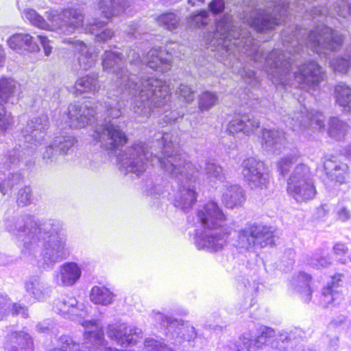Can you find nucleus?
I'll list each match as a JSON object with an SVG mask.
<instances>
[{
    "instance_id": "obj_1",
    "label": "nucleus",
    "mask_w": 351,
    "mask_h": 351,
    "mask_svg": "<svg viewBox=\"0 0 351 351\" xmlns=\"http://www.w3.org/2000/svg\"><path fill=\"white\" fill-rule=\"evenodd\" d=\"M287 191L298 202H306L314 198L315 186L311 178V168L300 163L293 169L287 181Z\"/></svg>"
},
{
    "instance_id": "obj_2",
    "label": "nucleus",
    "mask_w": 351,
    "mask_h": 351,
    "mask_svg": "<svg viewBox=\"0 0 351 351\" xmlns=\"http://www.w3.org/2000/svg\"><path fill=\"white\" fill-rule=\"evenodd\" d=\"M266 169L264 161L254 157H249L242 162V174L245 180L252 189L263 190L269 186L267 173L261 172Z\"/></svg>"
},
{
    "instance_id": "obj_3",
    "label": "nucleus",
    "mask_w": 351,
    "mask_h": 351,
    "mask_svg": "<svg viewBox=\"0 0 351 351\" xmlns=\"http://www.w3.org/2000/svg\"><path fill=\"white\" fill-rule=\"evenodd\" d=\"M274 232L267 226H259L255 224L250 225L247 228L242 230L239 238L242 243L246 242V248L258 246L265 247L267 245H274Z\"/></svg>"
},
{
    "instance_id": "obj_4",
    "label": "nucleus",
    "mask_w": 351,
    "mask_h": 351,
    "mask_svg": "<svg viewBox=\"0 0 351 351\" xmlns=\"http://www.w3.org/2000/svg\"><path fill=\"white\" fill-rule=\"evenodd\" d=\"M169 86L165 81L154 77L141 80L138 97L145 100H153L155 102L165 103L171 97Z\"/></svg>"
},
{
    "instance_id": "obj_5",
    "label": "nucleus",
    "mask_w": 351,
    "mask_h": 351,
    "mask_svg": "<svg viewBox=\"0 0 351 351\" xmlns=\"http://www.w3.org/2000/svg\"><path fill=\"white\" fill-rule=\"evenodd\" d=\"M23 16L32 25L39 29L51 32L59 29L64 31L62 10L60 12L54 10L46 12L47 20L31 8L25 9L23 12Z\"/></svg>"
},
{
    "instance_id": "obj_6",
    "label": "nucleus",
    "mask_w": 351,
    "mask_h": 351,
    "mask_svg": "<svg viewBox=\"0 0 351 351\" xmlns=\"http://www.w3.org/2000/svg\"><path fill=\"white\" fill-rule=\"evenodd\" d=\"M198 221L205 230H217L222 228L226 217L217 202L209 201L197 210Z\"/></svg>"
},
{
    "instance_id": "obj_7",
    "label": "nucleus",
    "mask_w": 351,
    "mask_h": 351,
    "mask_svg": "<svg viewBox=\"0 0 351 351\" xmlns=\"http://www.w3.org/2000/svg\"><path fill=\"white\" fill-rule=\"evenodd\" d=\"M308 42L313 51L318 52L317 47L321 40L327 39L326 47L331 51H336L339 49L343 42L342 35L335 33V31L329 27H325L321 30L315 29L308 34Z\"/></svg>"
},
{
    "instance_id": "obj_8",
    "label": "nucleus",
    "mask_w": 351,
    "mask_h": 351,
    "mask_svg": "<svg viewBox=\"0 0 351 351\" xmlns=\"http://www.w3.org/2000/svg\"><path fill=\"white\" fill-rule=\"evenodd\" d=\"M3 348L6 351H34V341L27 332L14 330L5 336Z\"/></svg>"
},
{
    "instance_id": "obj_9",
    "label": "nucleus",
    "mask_w": 351,
    "mask_h": 351,
    "mask_svg": "<svg viewBox=\"0 0 351 351\" xmlns=\"http://www.w3.org/2000/svg\"><path fill=\"white\" fill-rule=\"evenodd\" d=\"M295 77H298L301 83L317 85L324 80V72L316 62L310 61L300 66Z\"/></svg>"
},
{
    "instance_id": "obj_10",
    "label": "nucleus",
    "mask_w": 351,
    "mask_h": 351,
    "mask_svg": "<svg viewBox=\"0 0 351 351\" xmlns=\"http://www.w3.org/2000/svg\"><path fill=\"white\" fill-rule=\"evenodd\" d=\"M109 338L114 339L121 346H129L136 343L137 339L134 336H138L134 328H128L124 324H110L107 328Z\"/></svg>"
},
{
    "instance_id": "obj_11",
    "label": "nucleus",
    "mask_w": 351,
    "mask_h": 351,
    "mask_svg": "<svg viewBox=\"0 0 351 351\" xmlns=\"http://www.w3.org/2000/svg\"><path fill=\"white\" fill-rule=\"evenodd\" d=\"M259 127L260 123L258 120L250 119L246 115H238L230 121L227 126V130L232 134L241 132L250 134Z\"/></svg>"
},
{
    "instance_id": "obj_12",
    "label": "nucleus",
    "mask_w": 351,
    "mask_h": 351,
    "mask_svg": "<svg viewBox=\"0 0 351 351\" xmlns=\"http://www.w3.org/2000/svg\"><path fill=\"white\" fill-rule=\"evenodd\" d=\"M323 167L326 173L331 177L332 180L339 184L346 182V176L348 172V166L338 161L335 157L325 158Z\"/></svg>"
},
{
    "instance_id": "obj_13",
    "label": "nucleus",
    "mask_w": 351,
    "mask_h": 351,
    "mask_svg": "<svg viewBox=\"0 0 351 351\" xmlns=\"http://www.w3.org/2000/svg\"><path fill=\"white\" fill-rule=\"evenodd\" d=\"M165 51L160 48L152 49L146 55L147 66L156 71L165 73L171 68V62L164 57Z\"/></svg>"
},
{
    "instance_id": "obj_14",
    "label": "nucleus",
    "mask_w": 351,
    "mask_h": 351,
    "mask_svg": "<svg viewBox=\"0 0 351 351\" xmlns=\"http://www.w3.org/2000/svg\"><path fill=\"white\" fill-rule=\"evenodd\" d=\"M84 14L77 8H68L62 10L64 32H73L75 29L83 27Z\"/></svg>"
},
{
    "instance_id": "obj_15",
    "label": "nucleus",
    "mask_w": 351,
    "mask_h": 351,
    "mask_svg": "<svg viewBox=\"0 0 351 351\" xmlns=\"http://www.w3.org/2000/svg\"><path fill=\"white\" fill-rule=\"evenodd\" d=\"M249 25L254 28L257 32H262L274 28L275 26L279 25V23L276 21V18L265 11H258L252 15Z\"/></svg>"
},
{
    "instance_id": "obj_16",
    "label": "nucleus",
    "mask_w": 351,
    "mask_h": 351,
    "mask_svg": "<svg viewBox=\"0 0 351 351\" xmlns=\"http://www.w3.org/2000/svg\"><path fill=\"white\" fill-rule=\"evenodd\" d=\"M245 201V192L238 185L229 186L222 195V203L228 208L241 206Z\"/></svg>"
},
{
    "instance_id": "obj_17",
    "label": "nucleus",
    "mask_w": 351,
    "mask_h": 351,
    "mask_svg": "<svg viewBox=\"0 0 351 351\" xmlns=\"http://www.w3.org/2000/svg\"><path fill=\"white\" fill-rule=\"evenodd\" d=\"M334 97L336 104L341 106L343 112H351V87L346 83L340 82L334 86Z\"/></svg>"
},
{
    "instance_id": "obj_18",
    "label": "nucleus",
    "mask_w": 351,
    "mask_h": 351,
    "mask_svg": "<svg viewBox=\"0 0 351 351\" xmlns=\"http://www.w3.org/2000/svg\"><path fill=\"white\" fill-rule=\"evenodd\" d=\"M9 47L14 50L25 49L27 50H36L39 48L34 38L28 34H15L8 40Z\"/></svg>"
},
{
    "instance_id": "obj_19",
    "label": "nucleus",
    "mask_w": 351,
    "mask_h": 351,
    "mask_svg": "<svg viewBox=\"0 0 351 351\" xmlns=\"http://www.w3.org/2000/svg\"><path fill=\"white\" fill-rule=\"evenodd\" d=\"M60 276L63 285L71 286L80 279L81 269L75 263H66L61 266Z\"/></svg>"
},
{
    "instance_id": "obj_20",
    "label": "nucleus",
    "mask_w": 351,
    "mask_h": 351,
    "mask_svg": "<svg viewBox=\"0 0 351 351\" xmlns=\"http://www.w3.org/2000/svg\"><path fill=\"white\" fill-rule=\"evenodd\" d=\"M89 297L94 304L105 306L112 302L114 294L106 286L95 285L92 287Z\"/></svg>"
},
{
    "instance_id": "obj_21",
    "label": "nucleus",
    "mask_w": 351,
    "mask_h": 351,
    "mask_svg": "<svg viewBox=\"0 0 351 351\" xmlns=\"http://www.w3.org/2000/svg\"><path fill=\"white\" fill-rule=\"evenodd\" d=\"M104 130L107 132L108 138L111 141V148L115 149L123 147L128 142L127 135L119 127L113 124L105 126Z\"/></svg>"
},
{
    "instance_id": "obj_22",
    "label": "nucleus",
    "mask_w": 351,
    "mask_h": 351,
    "mask_svg": "<svg viewBox=\"0 0 351 351\" xmlns=\"http://www.w3.org/2000/svg\"><path fill=\"white\" fill-rule=\"evenodd\" d=\"M16 82L11 78L0 77V104L3 105L8 102L14 95Z\"/></svg>"
},
{
    "instance_id": "obj_23",
    "label": "nucleus",
    "mask_w": 351,
    "mask_h": 351,
    "mask_svg": "<svg viewBox=\"0 0 351 351\" xmlns=\"http://www.w3.org/2000/svg\"><path fill=\"white\" fill-rule=\"evenodd\" d=\"M229 235V231H224L215 235L207 236L204 241L207 243V247L210 252H217L221 250L224 244L227 243Z\"/></svg>"
},
{
    "instance_id": "obj_24",
    "label": "nucleus",
    "mask_w": 351,
    "mask_h": 351,
    "mask_svg": "<svg viewBox=\"0 0 351 351\" xmlns=\"http://www.w3.org/2000/svg\"><path fill=\"white\" fill-rule=\"evenodd\" d=\"M156 21L159 25L170 31L177 29L180 24L179 18L173 12H167L158 15Z\"/></svg>"
},
{
    "instance_id": "obj_25",
    "label": "nucleus",
    "mask_w": 351,
    "mask_h": 351,
    "mask_svg": "<svg viewBox=\"0 0 351 351\" xmlns=\"http://www.w3.org/2000/svg\"><path fill=\"white\" fill-rule=\"evenodd\" d=\"M297 158L295 156H287L280 158L277 162V168L279 173L285 176H286L292 168L293 165L295 164Z\"/></svg>"
},
{
    "instance_id": "obj_26",
    "label": "nucleus",
    "mask_w": 351,
    "mask_h": 351,
    "mask_svg": "<svg viewBox=\"0 0 351 351\" xmlns=\"http://www.w3.org/2000/svg\"><path fill=\"white\" fill-rule=\"evenodd\" d=\"M217 101V96L210 92L203 93L199 99V108L202 110H207Z\"/></svg>"
},
{
    "instance_id": "obj_27",
    "label": "nucleus",
    "mask_w": 351,
    "mask_h": 351,
    "mask_svg": "<svg viewBox=\"0 0 351 351\" xmlns=\"http://www.w3.org/2000/svg\"><path fill=\"white\" fill-rule=\"evenodd\" d=\"M32 189L29 186H25L20 189L16 194V203L19 206H26L32 202Z\"/></svg>"
},
{
    "instance_id": "obj_28",
    "label": "nucleus",
    "mask_w": 351,
    "mask_h": 351,
    "mask_svg": "<svg viewBox=\"0 0 351 351\" xmlns=\"http://www.w3.org/2000/svg\"><path fill=\"white\" fill-rule=\"evenodd\" d=\"M84 335L90 341L93 340L96 345L103 346L106 344L104 332L101 328L97 327L95 330L87 331Z\"/></svg>"
},
{
    "instance_id": "obj_29",
    "label": "nucleus",
    "mask_w": 351,
    "mask_h": 351,
    "mask_svg": "<svg viewBox=\"0 0 351 351\" xmlns=\"http://www.w3.org/2000/svg\"><path fill=\"white\" fill-rule=\"evenodd\" d=\"M95 82L96 80L93 77L86 75L80 78L76 82L75 86L77 88H82L80 89L82 92L92 91L96 89Z\"/></svg>"
},
{
    "instance_id": "obj_30",
    "label": "nucleus",
    "mask_w": 351,
    "mask_h": 351,
    "mask_svg": "<svg viewBox=\"0 0 351 351\" xmlns=\"http://www.w3.org/2000/svg\"><path fill=\"white\" fill-rule=\"evenodd\" d=\"M18 316L21 315L23 318H27L28 315V308L27 307L19 302H14L11 304L10 307L7 306V316Z\"/></svg>"
},
{
    "instance_id": "obj_31",
    "label": "nucleus",
    "mask_w": 351,
    "mask_h": 351,
    "mask_svg": "<svg viewBox=\"0 0 351 351\" xmlns=\"http://www.w3.org/2000/svg\"><path fill=\"white\" fill-rule=\"evenodd\" d=\"M332 66L335 71L346 73L351 67V58L338 57L332 61Z\"/></svg>"
},
{
    "instance_id": "obj_32",
    "label": "nucleus",
    "mask_w": 351,
    "mask_h": 351,
    "mask_svg": "<svg viewBox=\"0 0 351 351\" xmlns=\"http://www.w3.org/2000/svg\"><path fill=\"white\" fill-rule=\"evenodd\" d=\"M99 8L101 12V15L104 18L111 20L113 17L118 15L117 10H120L116 5L113 6L111 3L110 5H106L104 3H101Z\"/></svg>"
},
{
    "instance_id": "obj_33",
    "label": "nucleus",
    "mask_w": 351,
    "mask_h": 351,
    "mask_svg": "<svg viewBox=\"0 0 351 351\" xmlns=\"http://www.w3.org/2000/svg\"><path fill=\"white\" fill-rule=\"evenodd\" d=\"M343 275L342 274H335L331 277V282L323 290V295L325 296L333 295V289L339 286V283L341 281Z\"/></svg>"
},
{
    "instance_id": "obj_34",
    "label": "nucleus",
    "mask_w": 351,
    "mask_h": 351,
    "mask_svg": "<svg viewBox=\"0 0 351 351\" xmlns=\"http://www.w3.org/2000/svg\"><path fill=\"white\" fill-rule=\"evenodd\" d=\"M208 17V12L206 10L199 11L197 14H193L191 16L193 25L195 27H201L207 24L206 19Z\"/></svg>"
},
{
    "instance_id": "obj_35",
    "label": "nucleus",
    "mask_w": 351,
    "mask_h": 351,
    "mask_svg": "<svg viewBox=\"0 0 351 351\" xmlns=\"http://www.w3.org/2000/svg\"><path fill=\"white\" fill-rule=\"evenodd\" d=\"M59 341L60 343V348L56 349V351H75L78 347V344L66 337H61Z\"/></svg>"
},
{
    "instance_id": "obj_36",
    "label": "nucleus",
    "mask_w": 351,
    "mask_h": 351,
    "mask_svg": "<svg viewBox=\"0 0 351 351\" xmlns=\"http://www.w3.org/2000/svg\"><path fill=\"white\" fill-rule=\"evenodd\" d=\"M261 139L262 145L275 144L276 143V135L274 131L271 130L263 129Z\"/></svg>"
},
{
    "instance_id": "obj_37",
    "label": "nucleus",
    "mask_w": 351,
    "mask_h": 351,
    "mask_svg": "<svg viewBox=\"0 0 351 351\" xmlns=\"http://www.w3.org/2000/svg\"><path fill=\"white\" fill-rule=\"evenodd\" d=\"M11 300L7 295L0 294V320L7 316V306Z\"/></svg>"
},
{
    "instance_id": "obj_38",
    "label": "nucleus",
    "mask_w": 351,
    "mask_h": 351,
    "mask_svg": "<svg viewBox=\"0 0 351 351\" xmlns=\"http://www.w3.org/2000/svg\"><path fill=\"white\" fill-rule=\"evenodd\" d=\"M209 9L213 14H219L221 12L224 8V1L223 0H213L209 3Z\"/></svg>"
},
{
    "instance_id": "obj_39",
    "label": "nucleus",
    "mask_w": 351,
    "mask_h": 351,
    "mask_svg": "<svg viewBox=\"0 0 351 351\" xmlns=\"http://www.w3.org/2000/svg\"><path fill=\"white\" fill-rule=\"evenodd\" d=\"M119 56L118 53H113V52H109L106 53L105 58L103 60V66L105 68H110L113 66V63L112 62H114L115 60V58Z\"/></svg>"
},
{
    "instance_id": "obj_40",
    "label": "nucleus",
    "mask_w": 351,
    "mask_h": 351,
    "mask_svg": "<svg viewBox=\"0 0 351 351\" xmlns=\"http://www.w3.org/2000/svg\"><path fill=\"white\" fill-rule=\"evenodd\" d=\"M114 32L110 29H106L101 33L98 34L96 37L99 41H107L114 36Z\"/></svg>"
},
{
    "instance_id": "obj_41",
    "label": "nucleus",
    "mask_w": 351,
    "mask_h": 351,
    "mask_svg": "<svg viewBox=\"0 0 351 351\" xmlns=\"http://www.w3.org/2000/svg\"><path fill=\"white\" fill-rule=\"evenodd\" d=\"M298 278L300 280L304 281V282H306L307 284H309L312 280V276L310 274L305 273L304 271H300L298 274ZM307 287H308V298L310 299L311 297L312 289H311L309 285H307Z\"/></svg>"
},
{
    "instance_id": "obj_42",
    "label": "nucleus",
    "mask_w": 351,
    "mask_h": 351,
    "mask_svg": "<svg viewBox=\"0 0 351 351\" xmlns=\"http://www.w3.org/2000/svg\"><path fill=\"white\" fill-rule=\"evenodd\" d=\"M38 39L44 49L46 56H49L51 52V47L49 45V40L45 36H38Z\"/></svg>"
},
{
    "instance_id": "obj_43",
    "label": "nucleus",
    "mask_w": 351,
    "mask_h": 351,
    "mask_svg": "<svg viewBox=\"0 0 351 351\" xmlns=\"http://www.w3.org/2000/svg\"><path fill=\"white\" fill-rule=\"evenodd\" d=\"M333 252L337 255H343L347 253L348 247L345 243H336L332 247Z\"/></svg>"
},
{
    "instance_id": "obj_44",
    "label": "nucleus",
    "mask_w": 351,
    "mask_h": 351,
    "mask_svg": "<svg viewBox=\"0 0 351 351\" xmlns=\"http://www.w3.org/2000/svg\"><path fill=\"white\" fill-rule=\"evenodd\" d=\"M130 0H110V3L119 8L121 12H124L125 8L129 6Z\"/></svg>"
},
{
    "instance_id": "obj_45",
    "label": "nucleus",
    "mask_w": 351,
    "mask_h": 351,
    "mask_svg": "<svg viewBox=\"0 0 351 351\" xmlns=\"http://www.w3.org/2000/svg\"><path fill=\"white\" fill-rule=\"evenodd\" d=\"M228 351H250V346L248 345H246L245 343H243V346H241L240 343H234L233 347L229 346H228Z\"/></svg>"
},
{
    "instance_id": "obj_46",
    "label": "nucleus",
    "mask_w": 351,
    "mask_h": 351,
    "mask_svg": "<svg viewBox=\"0 0 351 351\" xmlns=\"http://www.w3.org/2000/svg\"><path fill=\"white\" fill-rule=\"evenodd\" d=\"M180 94L182 97H184L185 99H187V97H190L191 94L193 93L187 86L181 84L180 88Z\"/></svg>"
},
{
    "instance_id": "obj_47",
    "label": "nucleus",
    "mask_w": 351,
    "mask_h": 351,
    "mask_svg": "<svg viewBox=\"0 0 351 351\" xmlns=\"http://www.w3.org/2000/svg\"><path fill=\"white\" fill-rule=\"evenodd\" d=\"M350 217L349 211L346 208H342L338 211V218L342 221L347 220Z\"/></svg>"
},
{
    "instance_id": "obj_48",
    "label": "nucleus",
    "mask_w": 351,
    "mask_h": 351,
    "mask_svg": "<svg viewBox=\"0 0 351 351\" xmlns=\"http://www.w3.org/2000/svg\"><path fill=\"white\" fill-rule=\"evenodd\" d=\"M156 346V341L154 339H147L145 340V348L147 350V351H152V349L150 348L151 346Z\"/></svg>"
},
{
    "instance_id": "obj_49",
    "label": "nucleus",
    "mask_w": 351,
    "mask_h": 351,
    "mask_svg": "<svg viewBox=\"0 0 351 351\" xmlns=\"http://www.w3.org/2000/svg\"><path fill=\"white\" fill-rule=\"evenodd\" d=\"M188 192L192 198L191 204H193L196 202L197 194L194 190L192 189H189Z\"/></svg>"
},
{
    "instance_id": "obj_50",
    "label": "nucleus",
    "mask_w": 351,
    "mask_h": 351,
    "mask_svg": "<svg viewBox=\"0 0 351 351\" xmlns=\"http://www.w3.org/2000/svg\"><path fill=\"white\" fill-rule=\"evenodd\" d=\"M8 184L6 182V180H3L0 182V191L5 194L6 191V187L8 186Z\"/></svg>"
},
{
    "instance_id": "obj_51",
    "label": "nucleus",
    "mask_w": 351,
    "mask_h": 351,
    "mask_svg": "<svg viewBox=\"0 0 351 351\" xmlns=\"http://www.w3.org/2000/svg\"><path fill=\"white\" fill-rule=\"evenodd\" d=\"M182 167L183 168H186L189 171L193 170V169H194V167L193 166L191 162H187L186 160L184 161V163L182 165Z\"/></svg>"
},
{
    "instance_id": "obj_52",
    "label": "nucleus",
    "mask_w": 351,
    "mask_h": 351,
    "mask_svg": "<svg viewBox=\"0 0 351 351\" xmlns=\"http://www.w3.org/2000/svg\"><path fill=\"white\" fill-rule=\"evenodd\" d=\"M172 172L175 173L176 176L181 175L182 173L179 169H178L176 165L173 166Z\"/></svg>"
},
{
    "instance_id": "obj_53",
    "label": "nucleus",
    "mask_w": 351,
    "mask_h": 351,
    "mask_svg": "<svg viewBox=\"0 0 351 351\" xmlns=\"http://www.w3.org/2000/svg\"><path fill=\"white\" fill-rule=\"evenodd\" d=\"M3 58H4V56H3V49L2 46L0 45V62L2 61V60L3 59Z\"/></svg>"
},
{
    "instance_id": "obj_54",
    "label": "nucleus",
    "mask_w": 351,
    "mask_h": 351,
    "mask_svg": "<svg viewBox=\"0 0 351 351\" xmlns=\"http://www.w3.org/2000/svg\"><path fill=\"white\" fill-rule=\"evenodd\" d=\"M339 121L335 118V117H332L330 119V126H332V125L335 124L336 123L339 122Z\"/></svg>"
},
{
    "instance_id": "obj_55",
    "label": "nucleus",
    "mask_w": 351,
    "mask_h": 351,
    "mask_svg": "<svg viewBox=\"0 0 351 351\" xmlns=\"http://www.w3.org/2000/svg\"><path fill=\"white\" fill-rule=\"evenodd\" d=\"M105 351H124V350H121L116 349V348H112L111 347H107V348H106Z\"/></svg>"
},
{
    "instance_id": "obj_56",
    "label": "nucleus",
    "mask_w": 351,
    "mask_h": 351,
    "mask_svg": "<svg viewBox=\"0 0 351 351\" xmlns=\"http://www.w3.org/2000/svg\"><path fill=\"white\" fill-rule=\"evenodd\" d=\"M321 259L324 261V264H322V266H325L329 263L325 258H322Z\"/></svg>"
},
{
    "instance_id": "obj_57",
    "label": "nucleus",
    "mask_w": 351,
    "mask_h": 351,
    "mask_svg": "<svg viewBox=\"0 0 351 351\" xmlns=\"http://www.w3.org/2000/svg\"><path fill=\"white\" fill-rule=\"evenodd\" d=\"M132 147V148H134V147H135V145H132V147Z\"/></svg>"
},
{
    "instance_id": "obj_58",
    "label": "nucleus",
    "mask_w": 351,
    "mask_h": 351,
    "mask_svg": "<svg viewBox=\"0 0 351 351\" xmlns=\"http://www.w3.org/2000/svg\"><path fill=\"white\" fill-rule=\"evenodd\" d=\"M191 177H193V173L190 174Z\"/></svg>"
},
{
    "instance_id": "obj_59",
    "label": "nucleus",
    "mask_w": 351,
    "mask_h": 351,
    "mask_svg": "<svg viewBox=\"0 0 351 351\" xmlns=\"http://www.w3.org/2000/svg\"><path fill=\"white\" fill-rule=\"evenodd\" d=\"M54 351H56V350H54Z\"/></svg>"
}]
</instances>
